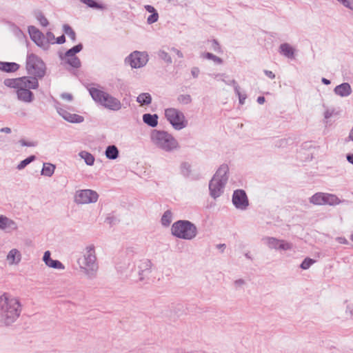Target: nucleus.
I'll list each match as a JSON object with an SVG mask.
<instances>
[{
  "label": "nucleus",
  "instance_id": "1",
  "mask_svg": "<svg viewBox=\"0 0 353 353\" xmlns=\"http://www.w3.org/2000/svg\"><path fill=\"white\" fill-rule=\"evenodd\" d=\"M4 84L16 90L19 100L28 103L31 102L34 97L30 90L36 89L39 85L36 78L28 77L6 79Z\"/></svg>",
  "mask_w": 353,
  "mask_h": 353
},
{
  "label": "nucleus",
  "instance_id": "2",
  "mask_svg": "<svg viewBox=\"0 0 353 353\" xmlns=\"http://www.w3.org/2000/svg\"><path fill=\"white\" fill-rule=\"evenodd\" d=\"M21 304L16 297L4 294L0 296V315L6 324L14 322L20 315Z\"/></svg>",
  "mask_w": 353,
  "mask_h": 353
},
{
  "label": "nucleus",
  "instance_id": "3",
  "mask_svg": "<svg viewBox=\"0 0 353 353\" xmlns=\"http://www.w3.org/2000/svg\"><path fill=\"white\" fill-rule=\"evenodd\" d=\"M81 271L89 277L94 276L98 271L99 265L93 245H87L77 259Z\"/></svg>",
  "mask_w": 353,
  "mask_h": 353
},
{
  "label": "nucleus",
  "instance_id": "4",
  "mask_svg": "<svg viewBox=\"0 0 353 353\" xmlns=\"http://www.w3.org/2000/svg\"><path fill=\"white\" fill-rule=\"evenodd\" d=\"M228 170L229 168L227 165H221L211 180L209 189L212 197L216 198L222 194L224 185L228 180L227 173Z\"/></svg>",
  "mask_w": 353,
  "mask_h": 353
},
{
  "label": "nucleus",
  "instance_id": "5",
  "mask_svg": "<svg viewBox=\"0 0 353 353\" xmlns=\"http://www.w3.org/2000/svg\"><path fill=\"white\" fill-rule=\"evenodd\" d=\"M89 91L93 99L105 108L114 111H117L121 108L120 101L109 94L96 88H91Z\"/></svg>",
  "mask_w": 353,
  "mask_h": 353
},
{
  "label": "nucleus",
  "instance_id": "6",
  "mask_svg": "<svg viewBox=\"0 0 353 353\" xmlns=\"http://www.w3.org/2000/svg\"><path fill=\"white\" fill-rule=\"evenodd\" d=\"M172 233L178 238L191 240L196 236L197 230L196 226L188 221H179L172 225Z\"/></svg>",
  "mask_w": 353,
  "mask_h": 353
},
{
  "label": "nucleus",
  "instance_id": "7",
  "mask_svg": "<svg viewBox=\"0 0 353 353\" xmlns=\"http://www.w3.org/2000/svg\"><path fill=\"white\" fill-rule=\"evenodd\" d=\"M153 143L165 151L177 148L176 140L169 133L164 131H154L151 136Z\"/></svg>",
  "mask_w": 353,
  "mask_h": 353
},
{
  "label": "nucleus",
  "instance_id": "8",
  "mask_svg": "<svg viewBox=\"0 0 353 353\" xmlns=\"http://www.w3.org/2000/svg\"><path fill=\"white\" fill-rule=\"evenodd\" d=\"M26 68L28 72L36 77H43L46 67L43 61L34 54H29L27 58Z\"/></svg>",
  "mask_w": 353,
  "mask_h": 353
},
{
  "label": "nucleus",
  "instance_id": "9",
  "mask_svg": "<svg viewBox=\"0 0 353 353\" xmlns=\"http://www.w3.org/2000/svg\"><path fill=\"white\" fill-rule=\"evenodd\" d=\"M165 116L176 130H181L187 125V121L183 114L175 108L166 109Z\"/></svg>",
  "mask_w": 353,
  "mask_h": 353
},
{
  "label": "nucleus",
  "instance_id": "10",
  "mask_svg": "<svg viewBox=\"0 0 353 353\" xmlns=\"http://www.w3.org/2000/svg\"><path fill=\"white\" fill-rule=\"evenodd\" d=\"M99 199L98 193L90 189L77 190L74 196V201L77 204H89L95 203Z\"/></svg>",
  "mask_w": 353,
  "mask_h": 353
},
{
  "label": "nucleus",
  "instance_id": "11",
  "mask_svg": "<svg viewBox=\"0 0 353 353\" xmlns=\"http://www.w3.org/2000/svg\"><path fill=\"white\" fill-rule=\"evenodd\" d=\"M310 202L315 205H334L339 203V200L333 194L316 193L311 197Z\"/></svg>",
  "mask_w": 353,
  "mask_h": 353
},
{
  "label": "nucleus",
  "instance_id": "12",
  "mask_svg": "<svg viewBox=\"0 0 353 353\" xmlns=\"http://www.w3.org/2000/svg\"><path fill=\"white\" fill-rule=\"evenodd\" d=\"M128 61L132 68H141L148 62V54L145 52L135 51L129 56Z\"/></svg>",
  "mask_w": 353,
  "mask_h": 353
},
{
  "label": "nucleus",
  "instance_id": "13",
  "mask_svg": "<svg viewBox=\"0 0 353 353\" xmlns=\"http://www.w3.org/2000/svg\"><path fill=\"white\" fill-rule=\"evenodd\" d=\"M82 50V45L79 44L72 48L70 49L65 54V61L71 66L78 68L81 65L80 60L75 56V54Z\"/></svg>",
  "mask_w": 353,
  "mask_h": 353
},
{
  "label": "nucleus",
  "instance_id": "14",
  "mask_svg": "<svg viewBox=\"0 0 353 353\" xmlns=\"http://www.w3.org/2000/svg\"><path fill=\"white\" fill-rule=\"evenodd\" d=\"M232 202L237 208L245 209L248 205V200L245 192L241 190H236L233 194Z\"/></svg>",
  "mask_w": 353,
  "mask_h": 353
},
{
  "label": "nucleus",
  "instance_id": "15",
  "mask_svg": "<svg viewBox=\"0 0 353 353\" xmlns=\"http://www.w3.org/2000/svg\"><path fill=\"white\" fill-rule=\"evenodd\" d=\"M43 261L45 264L50 268L59 270H63L65 269V266L61 262L57 260H54L51 258V253L50 251H46L44 252Z\"/></svg>",
  "mask_w": 353,
  "mask_h": 353
},
{
  "label": "nucleus",
  "instance_id": "16",
  "mask_svg": "<svg viewBox=\"0 0 353 353\" xmlns=\"http://www.w3.org/2000/svg\"><path fill=\"white\" fill-rule=\"evenodd\" d=\"M28 32L30 38L37 43V45L41 47L46 46L45 38L37 28L34 26H30L28 28Z\"/></svg>",
  "mask_w": 353,
  "mask_h": 353
},
{
  "label": "nucleus",
  "instance_id": "17",
  "mask_svg": "<svg viewBox=\"0 0 353 353\" xmlns=\"http://www.w3.org/2000/svg\"><path fill=\"white\" fill-rule=\"evenodd\" d=\"M21 252L16 248H12L8 252L6 261L9 265H17L21 262Z\"/></svg>",
  "mask_w": 353,
  "mask_h": 353
},
{
  "label": "nucleus",
  "instance_id": "18",
  "mask_svg": "<svg viewBox=\"0 0 353 353\" xmlns=\"http://www.w3.org/2000/svg\"><path fill=\"white\" fill-rule=\"evenodd\" d=\"M0 229L10 232L17 229V225L13 220L0 215Z\"/></svg>",
  "mask_w": 353,
  "mask_h": 353
},
{
  "label": "nucleus",
  "instance_id": "19",
  "mask_svg": "<svg viewBox=\"0 0 353 353\" xmlns=\"http://www.w3.org/2000/svg\"><path fill=\"white\" fill-rule=\"evenodd\" d=\"M267 243L270 248L288 250L291 248V245L283 241H279L273 238H268Z\"/></svg>",
  "mask_w": 353,
  "mask_h": 353
},
{
  "label": "nucleus",
  "instance_id": "20",
  "mask_svg": "<svg viewBox=\"0 0 353 353\" xmlns=\"http://www.w3.org/2000/svg\"><path fill=\"white\" fill-rule=\"evenodd\" d=\"M59 114L66 121L71 123H81L83 121V117L77 114H72L63 109L58 110Z\"/></svg>",
  "mask_w": 353,
  "mask_h": 353
},
{
  "label": "nucleus",
  "instance_id": "21",
  "mask_svg": "<svg viewBox=\"0 0 353 353\" xmlns=\"http://www.w3.org/2000/svg\"><path fill=\"white\" fill-rule=\"evenodd\" d=\"M334 92L341 97H347L351 94L352 89L348 83H344L336 86L334 89Z\"/></svg>",
  "mask_w": 353,
  "mask_h": 353
},
{
  "label": "nucleus",
  "instance_id": "22",
  "mask_svg": "<svg viewBox=\"0 0 353 353\" xmlns=\"http://www.w3.org/2000/svg\"><path fill=\"white\" fill-rule=\"evenodd\" d=\"M281 53L285 57L292 59L294 55V49L288 43H283L280 46Z\"/></svg>",
  "mask_w": 353,
  "mask_h": 353
},
{
  "label": "nucleus",
  "instance_id": "23",
  "mask_svg": "<svg viewBox=\"0 0 353 353\" xmlns=\"http://www.w3.org/2000/svg\"><path fill=\"white\" fill-rule=\"evenodd\" d=\"M54 165L50 163H45L43 165L41 174L46 176H51L54 174Z\"/></svg>",
  "mask_w": 353,
  "mask_h": 353
},
{
  "label": "nucleus",
  "instance_id": "24",
  "mask_svg": "<svg viewBox=\"0 0 353 353\" xmlns=\"http://www.w3.org/2000/svg\"><path fill=\"white\" fill-rule=\"evenodd\" d=\"M19 68V65L15 63L0 62V70L6 72H14Z\"/></svg>",
  "mask_w": 353,
  "mask_h": 353
},
{
  "label": "nucleus",
  "instance_id": "25",
  "mask_svg": "<svg viewBox=\"0 0 353 353\" xmlns=\"http://www.w3.org/2000/svg\"><path fill=\"white\" fill-rule=\"evenodd\" d=\"M157 116L156 114H145L143 117V121L152 127L157 125Z\"/></svg>",
  "mask_w": 353,
  "mask_h": 353
},
{
  "label": "nucleus",
  "instance_id": "26",
  "mask_svg": "<svg viewBox=\"0 0 353 353\" xmlns=\"http://www.w3.org/2000/svg\"><path fill=\"white\" fill-rule=\"evenodd\" d=\"M119 154V151L116 146L110 145L108 146L105 150V155L107 158L110 159H115L117 158Z\"/></svg>",
  "mask_w": 353,
  "mask_h": 353
},
{
  "label": "nucleus",
  "instance_id": "27",
  "mask_svg": "<svg viewBox=\"0 0 353 353\" xmlns=\"http://www.w3.org/2000/svg\"><path fill=\"white\" fill-rule=\"evenodd\" d=\"M137 101L141 105H145L150 104L152 99L148 93H143L138 96Z\"/></svg>",
  "mask_w": 353,
  "mask_h": 353
},
{
  "label": "nucleus",
  "instance_id": "28",
  "mask_svg": "<svg viewBox=\"0 0 353 353\" xmlns=\"http://www.w3.org/2000/svg\"><path fill=\"white\" fill-rule=\"evenodd\" d=\"M81 159H84L85 162L88 165H92L94 163V157L90 153L86 151H82L79 153Z\"/></svg>",
  "mask_w": 353,
  "mask_h": 353
},
{
  "label": "nucleus",
  "instance_id": "29",
  "mask_svg": "<svg viewBox=\"0 0 353 353\" xmlns=\"http://www.w3.org/2000/svg\"><path fill=\"white\" fill-rule=\"evenodd\" d=\"M81 1L83 3H84L85 4H86L88 6L92 8L101 9V10H104L106 8V6L104 4L99 3L96 1H94V0H81Z\"/></svg>",
  "mask_w": 353,
  "mask_h": 353
},
{
  "label": "nucleus",
  "instance_id": "30",
  "mask_svg": "<svg viewBox=\"0 0 353 353\" xmlns=\"http://www.w3.org/2000/svg\"><path fill=\"white\" fill-rule=\"evenodd\" d=\"M231 83L234 85V90H235V92L236 93V94L239 96V102L240 103L243 104L244 103V101L246 99V96L245 94H241L240 92V90H239V85L236 84V81L234 80H232L231 81Z\"/></svg>",
  "mask_w": 353,
  "mask_h": 353
},
{
  "label": "nucleus",
  "instance_id": "31",
  "mask_svg": "<svg viewBox=\"0 0 353 353\" xmlns=\"http://www.w3.org/2000/svg\"><path fill=\"white\" fill-rule=\"evenodd\" d=\"M172 221V214L170 211H167L162 216L161 222L164 225H168Z\"/></svg>",
  "mask_w": 353,
  "mask_h": 353
},
{
  "label": "nucleus",
  "instance_id": "32",
  "mask_svg": "<svg viewBox=\"0 0 353 353\" xmlns=\"http://www.w3.org/2000/svg\"><path fill=\"white\" fill-rule=\"evenodd\" d=\"M35 159L34 156H30L28 158L26 159L25 160L22 161L17 166V168L19 170L23 169L26 165H28L29 163H30L32 161H33Z\"/></svg>",
  "mask_w": 353,
  "mask_h": 353
},
{
  "label": "nucleus",
  "instance_id": "33",
  "mask_svg": "<svg viewBox=\"0 0 353 353\" xmlns=\"http://www.w3.org/2000/svg\"><path fill=\"white\" fill-rule=\"evenodd\" d=\"M64 32L71 38L72 41L75 40V32L68 25L63 26Z\"/></svg>",
  "mask_w": 353,
  "mask_h": 353
},
{
  "label": "nucleus",
  "instance_id": "34",
  "mask_svg": "<svg viewBox=\"0 0 353 353\" xmlns=\"http://www.w3.org/2000/svg\"><path fill=\"white\" fill-rule=\"evenodd\" d=\"M315 262L314 260L307 258L305 259L301 265V268L303 270H307Z\"/></svg>",
  "mask_w": 353,
  "mask_h": 353
},
{
  "label": "nucleus",
  "instance_id": "35",
  "mask_svg": "<svg viewBox=\"0 0 353 353\" xmlns=\"http://www.w3.org/2000/svg\"><path fill=\"white\" fill-rule=\"evenodd\" d=\"M45 42L46 43H56V37L52 32H48L46 34V37L45 38Z\"/></svg>",
  "mask_w": 353,
  "mask_h": 353
},
{
  "label": "nucleus",
  "instance_id": "36",
  "mask_svg": "<svg viewBox=\"0 0 353 353\" xmlns=\"http://www.w3.org/2000/svg\"><path fill=\"white\" fill-rule=\"evenodd\" d=\"M158 19L159 14L157 12L151 13V14L148 17L147 21L148 23L151 24L157 21Z\"/></svg>",
  "mask_w": 353,
  "mask_h": 353
},
{
  "label": "nucleus",
  "instance_id": "37",
  "mask_svg": "<svg viewBox=\"0 0 353 353\" xmlns=\"http://www.w3.org/2000/svg\"><path fill=\"white\" fill-rule=\"evenodd\" d=\"M204 57L209 59H212L213 61L216 63H222V60L220 58H219L216 56H214L210 53H206L205 54Z\"/></svg>",
  "mask_w": 353,
  "mask_h": 353
},
{
  "label": "nucleus",
  "instance_id": "38",
  "mask_svg": "<svg viewBox=\"0 0 353 353\" xmlns=\"http://www.w3.org/2000/svg\"><path fill=\"white\" fill-rule=\"evenodd\" d=\"M20 143H21V145L29 146V147L35 146L36 144H37L35 142H33V141L27 142V141H26L24 140H21Z\"/></svg>",
  "mask_w": 353,
  "mask_h": 353
},
{
  "label": "nucleus",
  "instance_id": "39",
  "mask_svg": "<svg viewBox=\"0 0 353 353\" xmlns=\"http://www.w3.org/2000/svg\"><path fill=\"white\" fill-rule=\"evenodd\" d=\"M38 19L40 21V23L42 26H46L48 25V20L41 14L37 16Z\"/></svg>",
  "mask_w": 353,
  "mask_h": 353
},
{
  "label": "nucleus",
  "instance_id": "40",
  "mask_svg": "<svg viewBox=\"0 0 353 353\" xmlns=\"http://www.w3.org/2000/svg\"><path fill=\"white\" fill-rule=\"evenodd\" d=\"M61 97L63 99H65L68 101H70L72 100V96L69 94V93H63L61 94Z\"/></svg>",
  "mask_w": 353,
  "mask_h": 353
},
{
  "label": "nucleus",
  "instance_id": "41",
  "mask_svg": "<svg viewBox=\"0 0 353 353\" xmlns=\"http://www.w3.org/2000/svg\"><path fill=\"white\" fill-rule=\"evenodd\" d=\"M145 10L149 12L150 13H154V12H157L156 10L154 9V7H152V6H145Z\"/></svg>",
  "mask_w": 353,
  "mask_h": 353
},
{
  "label": "nucleus",
  "instance_id": "42",
  "mask_svg": "<svg viewBox=\"0 0 353 353\" xmlns=\"http://www.w3.org/2000/svg\"><path fill=\"white\" fill-rule=\"evenodd\" d=\"M160 57H161L162 59H163L166 60L167 61H170V57H168V56L167 53H166V52H160Z\"/></svg>",
  "mask_w": 353,
  "mask_h": 353
},
{
  "label": "nucleus",
  "instance_id": "43",
  "mask_svg": "<svg viewBox=\"0 0 353 353\" xmlns=\"http://www.w3.org/2000/svg\"><path fill=\"white\" fill-rule=\"evenodd\" d=\"M65 41V37L63 35L56 38V43H62Z\"/></svg>",
  "mask_w": 353,
  "mask_h": 353
},
{
  "label": "nucleus",
  "instance_id": "44",
  "mask_svg": "<svg viewBox=\"0 0 353 353\" xmlns=\"http://www.w3.org/2000/svg\"><path fill=\"white\" fill-rule=\"evenodd\" d=\"M171 52H172V54H176L180 58H181L183 57L181 52L179 50H176V49L174 48V49L172 50Z\"/></svg>",
  "mask_w": 353,
  "mask_h": 353
},
{
  "label": "nucleus",
  "instance_id": "45",
  "mask_svg": "<svg viewBox=\"0 0 353 353\" xmlns=\"http://www.w3.org/2000/svg\"><path fill=\"white\" fill-rule=\"evenodd\" d=\"M199 70L197 68H193L192 70V73L194 77H197Z\"/></svg>",
  "mask_w": 353,
  "mask_h": 353
},
{
  "label": "nucleus",
  "instance_id": "46",
  "mask_svg": "<svg viewBox=\"0 0 353 353\" xmlns=\"http://www.w3.org/2000/svg\"><path fill=\"white\" fill-rule=\"evenodd\" d=\"M265 74L271 79L274 78V74L271 71H265Z\"/></svg>",
  "mask_w": 353,
  "mask_h": 353
},
{
  "label": "nucleus",
  "instance_id": "47",
  "mask_svg": "<svg viewBox=\"0 0 353 353\" xmlns=\"http://www.w3.org/2000/svg\"><path fill=\"white\" fill-rule=\"evenodd\" d=\"M257 101L259 103L262 104L265 101V98L263 97H259L257 99Z\"/></svg>",
  "mask_w": 353,
  "mask_h": 353
},
{
  "label": "nucleus",
  "instance_id": "48",
  "mask_svg": "<svg viewBox=\"0 0 353 353\" xmlns=\"http://www.w3.org/2000/svg\"><path fill=\"white\" fill-rule=\"evenodd\" d=\"M347 159L350 163L353 164V154L347 155Z\"/></svg>",
  "mask_w": 353,
  "mask_h": 353
},
{
  "label": "nucleus",
  "instance_id": "49",
  "mask_svg": "<svg viewBox=\"0 0 353 353\" xmlns=\"http://www.w3.org/2000/svg\"><path fill=\"white\" fill-rule=\"evenodd\" d=\"M337 240L340 243H346L347 242L346 239L342 237L338 238Z\"/></svg>",
  "mask_w": 353,
  "mask_h": 353
},
{
  "label": "nucleus",
  "instance_id": "50",
  "mask_svg": "<svg viewBox=\"0 0 353 353\" xmlns=\"http://www.w3.org/2000/svg\"><path fill=\"white\" fill-rule=\"evenodd\" d=\"M1 131L3 132H6V133H10L11 132V130L9 128H2L1 130Z\"/></svg>",
  "mask_w": 353,
  "mask_h": 353
},
{
  "label": "nucleus",
  "instance_id": "51",
  "mask_svg": "<svg viewBox=\"0 0 353 353\" xmlns=\"http://www.w3.org/2000/svg\"><path fill=\"white\" fill-rule=\"evenodd\" d=\"M349 139L353 141V126L349 134Z\"/></svg>",
  "mask_w": 353,
  "mask_h": 353
},
{
  "label": "nucleus",
  "instance_id": "52",
  "mask_svg": "<svg viewBox=\"0 0 353 353\" xmlns=\"http://www.w3.org/2000/svg\"><path fill=\"white\" fill-rule=\"evenodd\" d=\"M322 81H323V83H325V84H326V85H328V84H330V83L329 80H327V79H325V78H323V79H322Z\"/></svg>",
  "mask_w": 353,
  "mask_h": 353
},
{
  "label": "nucleus",
  "instance_id": "53",
  "mask_svg": "<svg viewBox=\"0 0 353 353\" xmlns=\"http://www.w3.org/2000/svg\"><path fill=\"white\" fill-rule=\"evenodd\" d=\"M213 44L214 45V49L215 50L219 48L218 43H216V42H214Z\"/></svg>",
  "mask_w": 353,
  "mask_h": 353
},
{
  "label": "nucleus",
  "instance_id": "54",
  "mask_svg": "<svg viewBox=\"0 0 353 353\" xmlns=\"http://www.w3.org/2000/svg\"><path fill=\"white\" fill-rule=\"evenodd\" d=\"M325 117L326 118H328L331 116V114L327 111L325 112Z\"/></svg>",
  "mask_w": 353,
  "mask_h": 353
},
{
  "label": "nucleus",
  "instance_id": "55",
  "mask_svg": "<svg viewBox=\"0 0 353 353\" xmlns=\"http://www.w3.org/2000/svg\"><path fill=\"white\" fill-rule=\"evenodd\" d=\"M351 240L353 241V234L351 236Z\"/></svg>",
  "mask_w": 353,
  "mask_h": 353
}]
</instances>
